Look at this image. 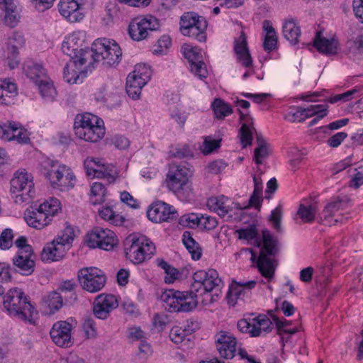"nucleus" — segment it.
<instances>
[{"label": "nucleus", "mask_w": 363, "mask_h": 363, "mask_svg": "<svg viewBox=\"0 0 363 363\" xmlns=\"http://www.w3.org/2000/svg\"><path fill=\"white\" fill-rule=\"evenodd\" d=\"M103 123V121L96 116L89 113L77 114L74 118V129L77 137L86 135L88 127L92 124Z\"/></svg>", "instance_id": "cd10ccee"}, {"label": "nucleus", "mask_w": 363, "mask_h": 363, "mask_svg": "<svg viewBox=\"0 0 363 363\" xmlns=\"http://www.w3.org/2000/svg\"><path fill=\"white\" fill-rule=\"evenodd\" d=\"M183 54L189 62L191 72L201 79L206 78L208 70L203 61L201 50L189 45H184Z\"/></svg>", "instance_id": "a211bd4d"}, {"label": "nucleus", "mask_w": 363, "mask_h": 363, "mask_svg": "<svg viewBox=\"0 0 363 363\" xmlns=\"http://www.w3.org/2000/svg\"><path fill=\"white\" fill-rule=\"evenodd\" d=\"M212 107L216 118L223 119L232 113L231 107L223 100L216 99L212 104Z\"/></svg>", "instance_id": "c03bdc74"}, {"label": "nucleus", "mask_w": 363, "mask_h": 363, "mask_svg": "<svg viewBox=\"0 0 363 363\" xmlns=\"http://www.w3.org/2000/svg\"><path fill=\"white\" fill-rule=\"evenodd\" d=\"M170 117L179 125V127L183 128L185 125L188 115L186 113L176 108L171 112Z\"/></svg>", "instance_id": "338daca9"}, {"label": "nucleus", "mask_w": 363, "mask_h": 363, "mask_svg": "<svg viewBox=\"0 0 363 363\" xmlns=\"http://www.w3.org/2000/svg\"><path fill=\"white\" fill-rule=\"evenodd\" d=\"M91 55L89 57L88 65L102 62L104 65L113 66L121 60L122 52L119 45L114 40L106 38L96 40L91 48Z\"/></svg>", "instance_id": "39448f33"}, {"label": "nucleus", "mask_w": 363, "mask_h": 363, "mask_svg": "<svg viewBox=\"0 0 363 363\" xmlns=\"http://www.w3.org/2000/svg\"><path fill=\"white\" fill-rule=\"evenodd\" d=\"M194 282L190 291H180L174 289L165 290L160 296L163 308L171 313L189 312L198 304V296L206 295L209 300L202 302L206 305L214 301V296H218L223 287V282L218 273L213 269L208 271L199 270L193 275Z\"/></svg>", "instance_id": "f257e3e1"}, {"label": "nucleus", "mask_w": 363, "mask_h": 363, "mask_svg": "<svg viewBox=\"0 0 363 363\" xmlns=\"http://www.w3.org/2000/svg\"><path fill=\"white\" fill-rule=\"evenodd\" d=\"M234 50L237 59L244 67H249L252 64V60L247 46V36L244 31H241L240 35L235 39Z\"/></svg>", "instance_id": "a878e982"}, {"label": "nucleus", "mask_w": 363, "mask_h": 363, "mask_svg": "<svg viewBox=\"0 0 363 363\" xmlns=\"http://www.w3.org/2000/svg\"><path fill=\"white\" fill-rule=\"evenodd\" d=\"M106 189L104 184L100 182H94L91 186V196L92 203H100L104 201Z\"/></svg>", "instance_id": "49530a36"}, {"label": "nucleus", "mask_w": 363, "mask_h": 363, "mask_svg": "<svg viewBox=\"0 0 363 363\" xmlns=\"http://www.w3.org/2000/svg\"><path fill=\"white\" fill-rule=\"evenodd\" d=\"M220 140H215L210 137L206 138L203 143V152L204 154L211 153L213 150L220 147Z\"/></svg>", "instance_id": "0e129e2a"}, {"label": "nucleus", "mask_w": 363, "mask_h": 363, "mask_svg": "<svg viewBox=\"0 0 363 363\" xmlns=\"http://www.w3.org/2000/svg\"><path fill=\"white\" fill-rule=\"evenodd\" d=\"M26 75L35 84L37 81L47 77L46 71L42 65L34 62L26 63L23 66Z\"/></svg>", "instance_id": "e433bc0d"}, {"label": "nucleus", "mask_w": 363, "mask_h": 363, "mask_svg": "<svg viewBox=\"0 0 363 363\" xmlns=\"http://www.w3.org/2000/svg\"><path fill=\"white\" fill-rule=\"evenodd\" d=\"M4 23L10 28H14L19 23L21 19L20 11L13 2V0L4 4Z\"/></svg>", "instance_id": "473e14b6"}, {"label": "nucleus", "mask_w": 363, "mask_h": 363, "mask_svg": "<svg viewBox=\"0 0 363 363\" xmlns=\"http://www.w3.org/2000/svg\"><path fill=\"white\" fill-rule=\"evenodd\" d=\"M13 235L11 229L7 228L3 230L0 235V248L2 250L9 249L12 245Z\"/></svg>", "instance_id": "13d9d810"}, {"label": "nucleus", "mask_w": 363, "mask_h": 363, "mask_svg": "<svg viewBox=\"0 0 363 363\" xmlns=\"http://www.w3.org/2000/svg\"><path fill=\"white\" fill-rule=\"evenodd\" d=\"M13 124L15 122L8 121L7 123H0V138L5 141H12L14 138V133L16 129L13 128Z\"/></svg>", "instance_id": "3c124183"}, {"label": "nucleus", "mask_w": 363, "mask_h": 363, "mask_svg": "<svg viewBox=\"0 0 363 363\" xmlns=\"http://www.w3.org/2000/svg\"><path fill=\"white\" fill-rule=\"evenodd\" d=\"M105 135V128L103 123L92 124L86 130V135H82L79 138L90 143H96L101 140Z\"/></svg>", "instance_id": "ea45409f"}, {"label": "nucleus", "mask_w": 363, "mask_h": 363, "mask_svg": "<svg viewBox=\"0 0 363 363\" xmlns=\"http://www.w3.org/2000/svg\"><path fill=\"white\" fill-rule=\"evenodd\" d=\"M207 206L225 220L239 219L240 211L243 208L239 203L232 201L223 195L209 198L207 201Z\"/></svg>", "instance_id": "ddd939ff"}, {"label": "nucleus", "mask_w": 363, "mask_h": 363, "mask_svg": "<svg viewBox=\"0 0 363 363\" xmlns=\"http://www.w3.org/2000/svg\"><path fill=\"white\" fill-rule=\"evenodd\" d=\"M258 147L255 150L254 157L257 164H262V160L268 156V150L266 143L260 135H257Z\"/></svg>", "instance_id": "09e8293b"}, {"label": "nucleus", "mask_w": 363, "mask_h": 363, "mask_svg": "<svg viewBox=\"0 0 363 363\" xmlns=\"http://www.w3.org/2000/svg\"><path fill=\"white\" fill-rule=\"evenodd\" d=\"M63 304L62 296L57 292L52 291L48 295V305L50 312L55 313L62 308Z\"/></svg>", "instance_id": "8fccbe9b"}, {"label": "nucleus", "mask_w": 363, "mask_h": 363, "mask_svg": "<svg viewBox=\"0 0 363 363\" xmlns=\"http://www.w3.org/2000/svg\"><path fill=\"white\" fill-rule=\"evenodd\" d=\"M257 281L254 280L248 281H233L227 295L228 303L235 306L239 300L243 301L245 298L249 297L251 290L255 287Z\"/></svg>", "instance_id": "4be33fe9"}, {"label": "nucleus", "mask_w": 363, "mask_h": 363, "mask_svg": "<svg viewBox=\"0 0 363 363\" xmlns=\"http://www.w3.org/2000/svg\"><path fill=\"white\" fill-rule=\"evenodd\" d=\"M151 69L145 64H138L135 67L134 71L131 73L133 75L149 81L151 77Z\"/></svg>", "instance_id": "4d7b16f0"}, {"label": "nucleus", "mask_w": 363, "mask_h": 363, "mask_svg": "<svg viewBox=\"0 0 363 363\" xmlns=\"http://www.w3.org/2000/svg\"><path fill=\"white\" fill-rule=\"evenodd\" d=\"M328 106L325 104L311 105L307 108L298 107L296 113L294 114V116L301 118L298 121H304L306 118L312 117L313 116H318V118H323L327 115Z\"/></svg>", "instance_id": "7c9ffc66"}, {"label": "nucleus", "mask_w": 363, "mask_h": 363, "mask_svg": "<svg viewBox=\"0 0 363 363\" xmlns=\"http://www.w3.org/2000/svg\"><path fill=\"white\" fill-rule=\"evenodd\" d=\"M100 217L106 220L109 221L115 225H121L123 224L125 219L119 214H116L109 206H103L99 209Z\"/></svg>", "instance_id": "37998d69"}, {"label": "nucleus", "mask_w": 363, "mask_h": 363, "mask_svg": "<svg viewBox=\"0 0 363 363\" xmlns=\"http://www.w3.org/2000/svg\"><path fill=\"white\" fill-rule=\"evenodd\" d=\"M32 247H26L23 251H18L13 258V263L17 271L23 275H30L34 271L35 262L33 259Z\"/></svg>", "instance_id": "b1692460"}, {"label": "nucleus", "mask_w": 363, "mask_h": 363, "mask_svg": "<svg viewBox=\"0 0 363 363\" xmlns=\"http://www.w3.org/2000/svg\"><path fill=\"white\" fill-rule=\"evenodd\" d=\"M147 216L151 221L160 223L176 219L178 213L172 206L163 201H157L150 206Z\"/></svg>", "instance_id": "aec40b11"}, {"label": "nucleus", "mask_w": 363, "mask_h": 363, "mask_svg": "<svg viewBox=\"0 0 363 363\" xmlns=\"http://www.w3.org/2000/svg\"><path fill=\"white\" fill-rule=\"evenodd\" d=\"M191 169L185 164L172 163L167 175V185L177 197L184 201L189 200L193 196V189L189 177Z\"/></svg>", "instance_id": "7ed1b4c3"}, {"label": "nucleus", "mask_w": 363, "mask_h": 363, "mask_svg": "<svg viewBox=\"0 0 363 363\" xmlns=\"http://www.w3.org/2000/svg\"><path fill=\"white\" fill-rule=\"evenodd\" d=\"M84 167L89 177L103 178L108 174L105 164L98 158L87 157L84 162Z\"/></svg>", "instance_id": "c85d7f7f"}, {"label": "nucleus", "mask_w": 363, "mask_h": 363, "mask_svg": "<svg viewBox=\"0 0 363 363\" xmlns=\"http://www.w3.org/2000/svg\"><path fill=\"white\" fill-rule=\"evenodd\" d=\"M347 47L350 53L353 55L362 54L363 52V34L357 36L354 40H349Z\"/></svg>", "instance_id": "864d4df0"}, {"label": "nucleus", "mask_w": 363, "mask_h": 363, "mask_svg": "<svg viewBox=\"0 0 363 363\" xmlns=\"http://www.w3.org/2000/svg\"><path fill=\"white\" fill-rule=\"evenodd\" d=\"M354 173L352 175L350 186L354 189H358L363 185V167H359L354 169Z\"/></svg>", "instance_id": "e2e57ef3"}, {"label": "nucleus", "mask_w": 363, "mask_h": 363, "mask_svg": "<svg viewBox=\"0 0 363 363\" xmlns=\"http://www.w3.org/2000/svg\"><path fill=\"white\" fill-rule=\"evenodd\" d=\"M78 279L83 289L96 293L105 286L106 278L104 272L96 267H84L78 272Z\"/></svg>", "instance_id": "4468645a"}, {"label": "nucleus", "mask_w": 363, "mask_h": 363, "mask_svg": "<svg viewBox=\"0 0 363 363\" xmlns=\"http://www.w3.org/2000/svg\"><path fill=\"white\" fill-rule=\"evenodd\" d=\"M18 47L12 43V39L9 38L7 45V55L6 56L7 63L11 69H14L18 65Z\"/></svg>", "instance_id": "de8ad7c7"}, {"label": "nucleus", "mask_w": 363, "mask_h": 363, "mask_svg": "<svg viewBox=\"0 0 363 363\" xmlns=\"http://www.w3.org/2000/svg\"><path fill=\"white\" fill-rule=\"evenodd\" d=\"M183 243L191 255V257L194 260H199L201 257V250L199 244L194 240L188 231H185L182 235Z\"/></svg>", "instance_id": "79ce46f5"}, {"label": "nucleus", "mask_w": 363, "mask_h": 363, "mask_svg": "<svg viewBox=\"0 0 363 363\" xmlns=\"http://www.w3.org/2000/svg\"><path fill=\"white\" fill-rule=\"evenodd\" d=\"M201 216L196 213H189L182 216L179 219V223L189 228L200 226Z\"/></svg>", "instance_id": "603ef678"}, {"label": "nucleus", "mask_w": 363, "mask_h": 363, "mask_svg": "<svg viewBox=\"0 0 363 363\" xmlns=\"http://www.w3.org/2000/svg\"><path fill=\"white\" fill-rule=\"evenodd\" d=\"M169 323V317L164 313H157L153 318L154 326L160 330H163Z\"/></svg>", "instance_id": "69168bd1"}, {"label": "nucleus", "mask_w": 363, "mask_h": 363, "mask_svg": "<svg viewBox=\"0 0 363 363\" xmlns=\"http://www.w3.org/2000/svg\"><path fill=\"white\" fill-rule=\"evenodd\" d=\"M85 33L83 31H74L65 36L62 43V50L64 54L70 57L75 62H87L91 50L85 43Z\"/></svg>", "instance_id": "6e6552de"}, {"label": "nucleus", "mask_w": 363, "mask_h": 363, "mask_svg": "<svg viewBox=\"0 0 363 363\" xmlns=\"http://www.w3.org/2000/svg\"><path fill=\"white\" fill-rule=\"evenodd\" d=\"M347 204V201L346 199H340L339 197L335 199L325 206L321 213L322 217L324 218L325 220H327L333 217L338 211L345 208Z\"/></svg>", "instance_id": "a19ab883"}, {"label": "nucleus", "mask_w": 363, "mask_h": 363, "mask_svg": "<svg viewBox=\"0 0 363 363\" xmlns=\"http://www.w3.org/2000/svg\"><path fill=\"white\" fill-rule=\"evenodd\" d=\"M272 322L265 315H259L249 320H240L237 327L242 333H249L251 337H259L269 333L272 330Z\"/></svg>", "instance_id": "2eb2a0df"}, {"label": "nucleus", "mask_w": 363, "mask_h": 363, "mask_svg": "<svg viewBox=\"0 0 363 363\" xmlns=\"http://www.w3.org/2000/svg\"><path fill=\"white\" fill-rule=\"evenodd\" d=\"M72 325L64 320L57 321L52 325L50 335L53 342L59 347H69L73 344Z\"/></svg>", "instance_id": "412c9836"}, {"label": "nucleus", "mask_w": 363, "mask_h": 363, "mask_svg": "<svg viewBox=\"0 0 363 363\" xmlns=\"http://www.w3.org/2000/svg\"><path fill=\"white\" fill-rule=\"evenodd\" d=\"M158 26L157 18L152 16L138 17L130 23L128 33L133 40L140 41L147 36L148 30H155Z\"/></svg>", "instance_id": "f3484780"}, {"label": "nucleus", "mask_w": 363, "mask_h": 363, "mask_svg": "<svg viewBox=\"0 0 363 363\" xmlns=\"http://www.w3.org/2000/svg\"><path fill=\"white\" fill-rule=\"evenodd\" d=\"M240 142L245 147L248 145H251L252 140V129L246 124H243L240 130Z\"/></svg>", "instance_id": "bf43d9fd"}, {"label": "nucleus", "mask_w": 363, "mask_h": 363, "mask_svg": "<svg viewBox=\"0 0 363 363\" xmlns=\"http://www.w3.org/2000/svg\"><path fill=\"white\" fill-rule=\"evenodd\" d=\"M206 19L195 12L184 13L180 19V30L184 35L195 38L199 42L206 39Z\"/></svg>", "instance_id": "f8f14e48"}, {"label": "nucleus", "mask_w": 363, "mask_h": 363, "mask_svg": "<svg viewBox=\"0 0 363 363\" xmlns=\"http://www.w3.org/2000/svg\"><path fill=\"white\" fill-rule=\"evenodd\" d=\"M314 47L322 53L333 55L337 52L338 42L336 39L326 38L321 36V33L318 32L313 41Z\"/></svg>", "instance_id": "c756f323"}, {"label": "nucleus", "mask_w": 363, "mask_h": 363, "mask_svg": "<svg viewBox=\"0 0 363 363\" xmlns=\"http://www.w3.org/2000/svg\"><path fill=\"white\" fill-rule=\"evenodd\" d=\"M10 184L11 194L15 203L21 204L34 196L33 178L26 169L16 171Z\"/></svg>", "instance_id": "1a4fd4ad"}, {"label": "nucleus", "mask_w": 363, "mask_h": 363, "mask_svg": "<svg viewBox=\"0 0 363 363\" xmlns=\"http://www.w3.org/2000/svg\"><path fill=\"white\" fill-rule=\"evenodd\" d=\"M3 306L10 316L26 323L34 325L38 318L37 309L21 289L8 291L4 296Z\"/></svg>", "instance_id": "f03ea898"}, {"label": "nucleus", "mask_w": 363, "mask_h": 363, "mask_svg": "<svg viewBox=\"0 0 363 363\" xmlns=\"http://www.w3.org/2000/svg\"><path fill=\"white\" fill-rule=\"evenodd\" d=\"M60 13L68 21L74 23L84 18L81 6L75 0H60L58 4Z\"/></svg>", "instance_id": "393cba45"}, {"label": "nucleus", "mask_w": 363, "mask_h": 363, "mask_svg": "<svg viewBox=\"0 0 363 363\" xmlns=\"http://www.w3.org/2000/svg\"><path fill=\"white\" fill-rule=\"evenodd\" d=\"M60 211V201L56 198L51 197L40 205L27 209L24 213V220L30 227L41 229L48 225L52 216Z\"/></svg>", "instance_id": "20e7f679"}, {"label": "nucleus", "mask_w": 363, "mask_h": 363, "mask_svg": "<svg viewBox=\"0 0 363 363\" xmlns=\"http://www.w3.org/2000/svg\"><path fill=\"white\" fill-rule=\"evenodd\" d=\"M277 45V34H273L271 35H265L263 48L265 51L270 52L272 50H275Z\"/></svg>", "instance_id": "774afa93"}, {"label": "nucleus", "mask_w": 363, "mask_h": 363, "mask_svg": "<svg viewBox=\"0 0 363 363\" xmlns=\"http://www.w3.org/2000/svg\"><path fill=\"white\" fill-rule=\"evenodd\" d=\"M282 32L285 39L291 44L296 45L298 43L301 31L296 20L294 18L286 20L282 26Z\"/></svg>", "instance_id": "2f4dec72"}, {"label": "nucleus", "mask_w": 363, "mask_h": 363, "mask_svg": "<svg viewBox=\"0 0 363 363\" xmlns=\"http://www.w3.org/2000/svg\"><path fill=\"white\" fill-rule=\"evenodd\" d=\"M13 128H16L14 133V138H12L13 141H16L18 143L26 144L29 141V137L28 135L26 130H25L22 126L15 122V124H13Z\"/></svg>", "instance_id": "5fc2aeb1"}, {"label": "nucleus", "mask_w": 363, "mask_h": 363, "mask_svg": "<svg viewBox=\"0 0 363 363\" xmlns=\"http://www.w3.org/2000/svg\"><path fill=\"white\" fill-rule=\"evenodd\" d=\"M74 238L73 229L69 226L66 227L51 242L43 247L41 252L42 260L50 262L62 259L70 249Z\"/></svg>", "instance_id": "0eeeda50"}, {"label": "nucleus", "mask_w": 363, "mask_h": 363, "mask_svg": "<svg viewBox=\"0 0 363 363\" xmlns=\"http://www.w3.org/2000/svg\"><path fill=\"white\" fill-rule=\"evenodd\" d=\"M192 333L191 329L186 330L182 326H174L169 332L170 340L176 344L182 342L186 336Z\"/></svg>", "instance_id": "a18cd8bd"}, {"label": "nucleus", "mask_w": 363, "mask_h": 363, "mask_svg": "<svg viewBox=\"0 0 363 363\" xmlns=\"http://www.w3.org/2000/svg\"><path fill=\"white\" fill-rule=\"evenodd\" d=\"M317 213V206L315 203L307 201H302L297 212L299 218L304 223H312Z\"/></svg>", "instance_id": "4c0bfd02"}, {"label": "nucleus", "mask_w": 363, "mask_h": 363, "mask_svg": "<svg viewBox=\"0 0 363 363\" xmlns=\"http://www.w3.org/2000/svg\"><path fill=\"white\" fill-rule=\"evenodd\" d=\"M239 239L245 240L255 246L259 247L261 242L258 237V231L255 225H251L245 228H240L235 231Z\"/></svg>", "instance_id": "58836bf2"}, {"label": "nucleus", "mask_w": 363, "mask_h": 363, "mask_svg": "<svg viewBox=\"0 0 363 363\" xmlns=\"http://www.w3.org/2000/svg\"><path fill=\"white\" fill-rule=\"evenodd\" d=\"M51 168L45 173L46 179L49 181L53 189L61 191L72 189L75 184L76 177L72 169L58 162H51Z\"/></svg>", "instance_id": "9d476101"}, {"label": "nucleus", "mask_w": 363, "mask_h": 363, "mask_svg": "<svg viewBox=\"0 0 363 363\" xmlns=\"http://www.w3.org/2000/svg\"><path fill=\"white\" fill-rule=\"evenodd\" d=\"M86 242L90 248L99 247L108 251L117 245L118 240L112 230L96 228L88 233Z\"/></svg>", "instance_id": "dca6fc26"}, {"label": "nucleus", "mask_w": 363, "mask_h": 363, "mask_svg": "<svg viewBox=\"0 0 363 363\" xmlns=\"http://www.w3.org/2000/svg\"><path fill=\"white\" fill-rule=\"evenodd\" d=\"M17 95L16 84L8 81L0 82V104L9 105L13 103Z\"/></svg>", "instance_id": "f704fd0d"}, {"label": "nucleus", "mask_w": 363, "mask_h": 363, "mask_svg": "<svg viewBox=\"0 0 363 363\" xmlns=\"http://www.w3.org/2000/svg\"><path fill=\"white\" fill-rule=\"evenodd\" d=\"M148 81L140 79L133 74H129L126 80V92L133 99L139 98L142 88Z\"/></svg>", "instance_id": "72a5a7b5"}, {"label": "nucleus", "mask_w": 363, "mask_h": 363, "mask_svg": "<svg viewBox=\"0 0 363 363\" xmlns=\"http://www.w3.org/2000/svg\"><path fill=\"white\" fill-rule=\"evenodd\" d=\"M282 217L281 206L279 205L271 213L269 220L272 223L274 228L277 230H281V220Z\"/></svg>", "instance_id": "680f3d73"}, {"label": "nucleus", "mask_w": 363, "mask_h": 363, "mask_svg": "<svg viewBox=\"0 0 363 363\" xmlns=\"http://www.w3.org/2000/svg\"><path fill=\"white\" fill-rule=\"evenodd\" d=\"M170 156L179 159L187 158L192 157V152L189 147L186 145L177 147L174 150L170 151Z\"/></svg>", "instance_id": "052dcab7"}, {"label": "nucleus", "mask_w": 363, "mask_h": 363, "mask_svg": "<svg viewBox=\"0 0 363 363\" xmlns=\"http://www.w3.org/2000/svg\"><path fill=\"white\" fill-rule=\"evenodd\" d=\"M83 330L88 338H93L96 336V323L91 317L85 318L83 323Z\"/></svg>", "instance_id": "6e6d98bb"}, {"label": "nucleus", "mask_w": 363, "mask_h": 363, "mask_svg": "<svg viewBox=\"0 0 363 363\" xmlns=\"http://www.w3.org/2000/svg\"><path fill=\"white\" fill-rule=\"evenodd\" d=\"M39 90L42 98L46 101H52L57 94L53 83L47 77L37 81L35 84Z\"/></svg>", "instance_id": "c9c22d12"}, {"label": "nucleus", "mask_w": 363, "mask_h": 363, "mask_svg": "<svg viewBox=\"0 0 363 363\" xmlns=\"http://www.w3.org/2000/svg\"><path fill=\"white\" fill-rule=\"evenodd\" d=\"M87 62L80 64V62H75V60H70L69 62L64 68L63 78L69 84H77L82 82L85 77L83 66Z\"/></svg>", "instance_id": "bb28decb"}, {"label": "nucleus", "mask_w": 363, "mask_h": 363, "mask_svg": "<svg viewBox=\"0 0 363 363\" xmlns=\"http://www.w3.org/2000/svg\"><path fill=\"white\" fill-rule=\"evenodd\" d=\"M236 337L228 331L220 330L215 335V344L220 356L226 359H233L236 352Z\"/></svg>", "instance_id": "6ab92c4d"}, {"label": "nucleus", "mask_w": 363, "mask_h": 363, "mask_svg": "<svg viewBox=\"0 0 363 363\" xmlns=\"http://www.w3.org/2000/svg\"><path fill=\"white\" fill-rule=\"evenodd\" d=\"M125 245L126 257L134 264H140L150 259L156 252L153 242L143 235H129Z\"/></svg>", "instance_id": "423d86ee"}, {"label": "nucleus", "mask_w": 363, "mask_h": 363, "mask_svg": "<svg viewBox=\"0 0 363 363\" xmlns=\"http://www.w3.org/2000/svg\"><path fill=\"white\" fill-rule=\"evenodd\" d=\"M262 239L263 247L258 257L257 267L262 275L269 281L274 277L275 264L274 260L268 256L276 254L277 251V240L272 238L267 230L263 231Z\"/></svg>", "instance_id": "9b49d317"}, {"label": "nucleus", "mask_w": 363, "mask_h": 363, "mask_svg": "<svg viewBox=\"0 0 363 363\" xmlns=\"http://www.w3.org/2000/svg\"><path fill=\"white\" fill-rule=\"evenodd\" d=\"M118 306V301L112 294H100L94 302L93 312L95 317L104 320L110 312Z\"/></svg>", "instance_id": "5701e85b"}]
</instances>
